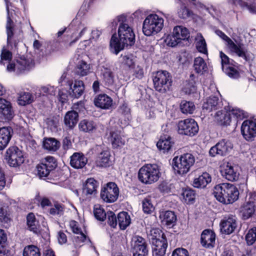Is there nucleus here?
<instances>
[{"instance_id": "obj_1", "label": "nucleus", "mask_w": 256, "mask_h": 256, "mask_svg": "<svg viewBox=\"0 0 256 256\" xmlns=\"http://www.w3.org/2000/svg\"><path fill=\"white\" fill-rule=\"evenodd\" d=\"M117 18L120 22L118 31L119 40L118 39L116 34H114L110 41L112 52L116 54H118L125 46H131L135 42L134 33L132 28L126 22V16H120Z\"/></svg>"}, {"instance_id": "obj_2", "label": "nucleus", "mask_w": 256, "mask_h": 256, "mask_svg": "<svg viewBox=\"0 0 256 256\" xmlns=\"http://www.w3.org/2000/svg\"><path fill=\"white\" fill-rule=\"evenodd\" d=\"M213 194L218 201L227 204H232L238 199L239 191L233 184L226 182L216 185Z\"/></svg>"}, {"instance_id": "obj_3", "label": "nucleus", "mask_w": 256, "mask_h": 256, "mask_svg": "<svg viewBox=\"0 0 256 256\" xmlns=\"http://www.w3.org/2000/svg\"><path fill=\"white\" fill-rule=\"evenodd\" d=\"M216 34L226 42V45L230 51L238 57L243 58L246 62H250L253 58L252 54L248 52L243 44H236L229 37L220 30H216Z\"/></svg>"}, {"instance_id": "obj_4", "label": "nucleus", "mask_w": 256, "mask_h": 256, "mask_svg": "<svg viewBox=\"0 0 256 256\" xmlns=\"http://www.w3.org/2000/svg\"><path fill=\"white\" fill-rule=\"evenodd\" d=\"M164 19L156 14L148 15L144 20L142 32L144 35H154L162 30L164 26Z\"/></svg>"}, {"instance_id": "obj_5", "label": "nucleus", "mask_w": 256, "mask_h": 256, "mask_svg": "<svg viewBox=\"0 0 256 256\" xmlns=\"http://www.w3.org/2000/svg\"><path fill=\"white\" fill-rule=\"evenodd\" d=\"M195 160L194 156L190 153L184 154L180 157L175 156L172 160L173 168L177 174H184L190 170Z\"/></svg>"}, {"instance_id": "obj_6", "label": "nucleus", "mask_w": 256, "mask_h": 256, "mask_svg": "<svg viewBox=\"0 0 256 256\" xmlns=\"http://www.w3.org/2000/svg\"><path fill=\"white\" fill-rule=\"evenodd\" d=\"M160 176V170L156 164H145L139 170L138 173V180L145 184L156 182Z\"/></svg>"}, {"instance_id": "obj_7", "label": "nucleus", "mask_w": 256, "mask_h": 256, "mask_svg": "<svg viewBox=\"0 0 256 256\" xmlns=\"http://www.w3.org/2000/svg\"><path fill=\"white\" fill-rule=\"evenodd\" d=\"M153 82L156 90L164 93L170 89L172 84V77L167 71H158L153 78Z\"/></svg>"}, {"instance_id": "obj_8", "label": "nucleus", "mask_w": 256, "mask_h": 256, "mask_svg": "<svg viewBox=\"0 0 256 256\" xmlns=\"http://www.w3.org/2000/svg\"><path fill=\"white\" fill-rule=\"evenodd\" d=\"M34 66V62L31 58L22 57L16 60V63H10L7 66V70L9 72H15L18 74L29 70Z\"/></svg>"}, {"instance_id": "obj_9", "label": "nucleus", "mask_w": 256, "mask_h": 256, "mask_svg": "<svg viewBox=\"0 0 256 256\" xmlns=\"http://www.w3.org/2000/svg\"><path fill=\"white\" fill-rule=\"evenodd\" d=\"M178 131L180 134L192 136L198 132V126L194 119L186 118L178 122Z\"/></svg>"}, {"instance_id": "obj_10", "label": "nucleus", "mask_w": 256, "mask_h": 256, "mask_svg": "<svg viewBox=\"0 0 256 256\" xmlns=\"http://www.w3.org/2000/svg\"><path fill=\"white\" fill-rule=\"evenodd\" d=\"M119 195V189L117 185L112 182L107 184L100 192L101 198L106 202H114L118 199Z\"/></svg>"}, {"instance_id": "obj_11", "label": "nucleus", "mask_w": 256, "mask_h": 256, "mask_svg": "<svg viewBox=\"0 0 256 256\" xmlns=\"http://www.w3.org/2000/svg\"><path fill=\"white\" fill-rule=\"evenodd\" d=\"M233 144L226 138L222 139L210 150V154L212 156L216 155L224 156L228 154L232 150Z\"/></svg>"}, {"instance_id": "obj_12", "label": "nucleus", "mask_w": 256, "mask_h": 256, "mask_svg": "<svg viewBox=\"0 0 256 256\" xmlns=\"http://www.w3.org/2000/svg\"><path fill=\"white\" fill-rule=\"evenodd\" d=\"M6 158L10 166L16 167L24 162L22 152L16 146H12L7 150Z\"/></svg>"}, {"instance_id": "obj_13", "label": "nucleus", "mask_w": 256, "mask_h": 256, "mask_svg": "<svg viewBox=\"0 0 256 256\" xmlns=\"http://www.w3.org/2000/svg\"><path fill=\"white\" fill-rule=\"evenodd\" d=\"M222 232L226 234H232L238 226V219L234 215H228L224 218L220 224Z\"/></svg>"}, {"instance_id": "obj_14", "label": "nucleus", "mask_w": 256, "mask_h": 256, "mask_svg": "<svg viewBox=\"0 0 256 256\" xmlns=\"http://www.w3.org/2000/svg\"><path fill=\"white\" fill-rule=\"evenodd\" d=\"M241 132L246 140H253L256 136V122L249 120L244 121L241 126Z\"/></svg>"}, {"instance_id": "obj_15", "label": "nucleus", "mask_w": 256, "mask_h": 256, "mask_svg": "<svg viewBox=\"0 0 256 256\" xmlns=\"http://www.w3.org/2000/svg\"><path fill=\"white\" fill-rule=\"evenodd\" d=\"M220 173L223 178L229 181L235 182L238 179L239 173L238 168L231 164H224L221 166Z\"/></svg>"}, {"instance_id": "obj_16", "label": "nucleus", "mask_w": 256, "mask_h": 256, "mask_svg": "<svg viewBox=\"0 0 256 256\" xmlns=\"http://www.w3.org/2000/svg\"><path fill=\"white\" fill-rule=\"evenodd\" d=\"M98 186V183L94 178H88L83 184L82 194L88 198L95 196Z\"/></svg>"}, {"instance_id": "obj_17", "label": "nucleus", "mask_w": 256, "mask_h": 256, "mask_svg": "<svg viewBox=\"0 0 256 256\" xmlns=\"http://www.w3.org/2000/svg\"><path fill=\"white\" fill-rule=\"evenodd\" d=\"M14 116V111L11 104L5 99L0 98V118L2 120H10Z\"/></svg>"}, {"instance_id": "obj_18", "label": "nucleus", "mask_w": 256, "mask_h": 256, "mask_svg": "<svg viewBox=\"0 0 256 256\" xmlns=\"http://www.w3.org/2000/svg\"><path fill=\"white\" fill-rule=\"evenodd\" d=\"M68 85L70 86L69 94L75 98H78L84 93V82L82 80H75L73 84L68 82Z\"/></svg>"}, {"instance_id": "obj_19", "label": "nucleus", "mask_w": 256, "mask_h": 256, "mask_svg": "<svg viewBox=\"0 0 256 256\" xmlns=\"http://www.w3.org/2000/svg\"><path fill=\"white\" fill-rule=\"evenodd\" d=\"M202 245L206 248H212L215 244L216 234L212 230H205L201 234Z\"/></svg>"}, {"instance_id": "obj_20", "label": "nucleus", "mask_w": 256, "mask_h": 256, "mask_svg": "<svg viewBox=\"0 0 256 256\" xmlns=\"http://www.w3.org/2000/svg\"><path fill=\"white\" fill-rule=\"evenodd\" d=\"M13 133L10 127L0 128V150H4L8 145Z\"/></svg>"}, {"instance_id": "obj_21", "label": "nucleus", "mask_w": 256, "mask_h": 256, "mask_svg": "<svg viewBox=\"0 0 256 256\" xmlns=\"http://www.w3.org/2000/svg\"><path fill=\"white\" fill-rule=\"evenodd\" d=\"M70 158V166L77 169L82 168L88 162L87 158L82 152H74Z\"/></svg>"}, {"instance_id": "obj_22", "label": "nucleus", "mask_w": 256, "mask_h": 256, "mask_svg": "<svg viewBox=\"0 0 256 256\" xmlns=\"http://www.w3.org/2000/svg\"><path fill=\"white\" fill-rule=\"evenodd\" d=\"M78 120V114L74 110L68 112L64 119L65 126L68 130H72L76 125Z\"/></svg>"}, {"instance_id": "obj_23", "label": "nucleus", "mask_w": 256, "mask_h": 256, "mask_svg": "<svg viewBox=\"0 0 256 256\" xmlns=\"http://www.w3.org/2000/svg\"><path fill=\"white\" fill-rule=\"evenodd\" d=\"M110 153L108 150H104L98 154L96 160V165L97 167L106 168L109 166L111 164Z\"/></svg>"}, {"instance_id": "obj_24", "label": "nucleus", "mask_w": 256, "mask_h": 256, "mask_svg": "<svg viewBox=\"0 0 256 256\" xmlns=\"http://www.w3.org/2000/svg\"><path fill=\"white\" fill-rule=\"evenodd\" d=\"M167 247L166 238H162L161 240L153 242L152 244L153 256H164Z\"/></svg>"}, {"instance_id": "obj_25", "label": "nucleus", "mask_w": 256, "mask_h": 256, "mask_svg": "<svg viewBox=\"0 0 256 256\" xmlns=\"http://www.w3.org/2000/svg\"><path fill=\"white\" fill-rule=\"evenodd\" d=\"M112 98L106 94H99L95 98L94 103L96 106L102 109H109L112 104Z\"/></svg>"}, {"instance_id": "obj_26", "label": "nucleus", "mask_w": 256, "mask_h": 256, "mask_svg": "<svg viewBox=\"0 0 256 256\" xmlns=\"http://www.w3.org/2000/svg\"><path fill=\"white\" fill-rule=\"evenodd\" d=\"M102 82L106 86H112L114 84V76L112 70L108 68L102 66L100 70Z\"/></svg>"}, {"instance_id": "obj_27", "label": "nucleus", "mask_w": 256, "mask_h": 256, "mask_svg": "<svg viewBox=\"0 0 256 256\" xmlns=\"http://www.w3.org/2000/svg\"><path fill=\"white\" fill-rule=\"evenodd\" d=\"M220 106V102L218 97L211 96L206 100L202 106V110L204 112L208 113L214 110H216Z\"/></svg>"}, {"instance_id": "obj_28", "label": "nucleus", "mask_w": 256, "mask_h": 256, "mask_svg": "<svg viewBox=\"0 0 256 256\" xmlns=\"http://www.w3.org/2000/svg\"><path fill=\"white\" fill-rule=\"evenodd\" d=\"M210 175L206 172H203L202 175L196 178L193 181V186L197 188H204L211 182Z\"/></svg>"}, {"instance_id": "obj_29", "label": "nucleus", "mask_w": 256, "mask_h": 256, "mask_svg": "<svg viewBox=\"0 0 256 256\" xmlns=\"http://www.w3.org/2000/svg\"><path fill=\"white\" fill-rule=\"evenodd\" d=\"M173 144L172 138L169 136H162L156 144L158 148L164 153L168 152Z\"/></svg>"}, {"instance_id": "obj_30", "label": "nucleus", "mask_w": 256, "mask_h": 256, "mask_svg": "<svg viewBox=\"0 0 256 256\" xmlns=\"http://www.w3.org/2000/svg\"><path fill=\"white\" fill-rule=\"evenodd\" d=\"M110 140L114 148L122 146L124 144L125 140L121 136V132L116 130H112L110 132Z\"/></svg>"}, {"instance_id": "obj_31", "label": "nucleus", "mask_w": 256, "mask_h": 256, "mask_svg": "<svg viewBox=\"0 0 256 256\" xmlns=\"http://www.w3.org/2000/svg\"><path fill=\"white\" fill-rule=\"evenodd\" d=\"M172 32L176 37L178 38L180 42L182 40H188L190 37L188 30L186 28L181 26H174Z\"/></svg>"}, {"instance_id": "obj_32", "label": "nucleus", "mask_w": 256, "mask_h": 256, "mask_svg": "<svg viewBox=\"0 0 256 256\" xmlns=\"http://www.w3.org/2000/svg\"><path fill=\"white\" fill-rule=\"evenodd\" d=\"M132 246L133 251L148 250L147 248V244L145 239L143 238L136 236L132 238Z\"/></svg>"}, {"instance_id": "obj_33", "label": "nucleus", "mask_w": 256, "mask_h": 256, "mask_svg": "<svg viewBox=\"0 0 256 256\" xmlns=\"http://www.w3.org/2000/svg\"><path fill=\"white\" fill-rule=\"evenodd\" d=\"M162 221L168 226L173 225L176 220V216L174 213L170 210L162 212L160 216Z\"/></svg>"}, {"instance_id": "obj_34", "label": "nucleus", "mask_w": 256, "mask_h": 256, "mask_svg": "<svg viewBox=\"0 0 256 256\" xmlns=\"http://www.w3.org/2000/svg\"><path fill=\"white\" fill-rule=\"evenodd\" d=\"M194 78L195 76L194 74H192L190 76V79L186 80L184 83L182 91L186 94H190L196 92V81Z\"/></svg>"}, {"instance_id": "obj_35", "label": "nucleus", "mask_w": 256, "mask_h": 256, "mask_svg": "<svg viewBox=\"0 0 256 256\" xmlns=\"http://www.w3.org/2000/svg\"><path fill=\"white\" fill-rule=\"evenodd\" d=\"M118 221L120 228L124 230L130 224L131 220L128 212H122L118 215Z\"/></svg>"}, {"instance_id": "obj_36", "label": "nucleus", "mask_w": 256, "mask_h": 256, "mask_svg": "<svg viewBox=\"0 0 256 256\" xmlns=\"http://www.w3.org/2000/svg\"><path fill=\"white\" fill-rule=\"evenodd\" d=\"M255 211L254 202H248L244 204L241 208L240 212L244 220L250 218Z\"/></svg>"}, {"instance_id": "obj_37", "label": "nucleus", "mask_w": 256, "mask_h": 256, "mask_svg": "<svg viewBox=\"0 0 256 256\" xmlns=\"http://www.w3.org/2000/svg\"><path fill=\"white\" fill-rule=\"evenodd\" d=\"M90 66L84 61H80L75 68V73L80 76H84L90 73Z\"/></svg>"}, {"instance_id": "obj_38", "label": "nucleus", "mask_w": 256, "mask_h": 256, "mask_svg": "<svg viewBox=\"0 0 256 256\" xmlns=\"http://www.w3.org/2000/svg\"><path fill=\"white\" fill-rule=\"evenodd\" d=\"M60 145V142L54 138H46L43 142L44 148L50 152L56 151Z\"/></svg>"}, {"instance_id": "obj_39", "label": "nucleus", "mask_w": 256, "mask_h": 256, "mask_svg": "<svg viewBox=\"0 0 256 256\" xmlns=\"http://www.w3.org/2000/svg\"><path fill=\"white\" fill-rule=\"evenodd\" d=\"M194 68L196 72L200 74H202L208 69L206 62L201 57H198L194 59Z\"/></svg>"}, {"instance_id": "obj_40", "label": "nucleus", "mask_w": 256, "mask_h": 256, "mask_svg": "<svg viewBox=\"0 0 256 256\" xmlns=\"http://www.w3.org/2000/svg\"><path fill=\"white\" fill-rule=\"evenodd\" d=\"M78 127L80 131L84 132H90L96 130V124L92 120H84L80 122Z\"/></svg>"}, {"instance_id": "obj_41", "label": "nucleus", "mask_w": 256, "mask_h": 256, "mask_svg": "<svg viewBox=\"0 0 256 256\" xmlns=\"http://www.w3.org/2000/svg\"><path fill=\"white\" fill-rule=\"evenodd\" d=\"M215 118L216 120L221 125H229L231 122L230 113L226 112H222V111H218L215 115Z\"/></svg>"}, {"instance_id": "obj_42", "label": "nucleus", "mask_w": 256, "mask_h": 256, "mask_svg": "<svg viewBox=\"0 0 256 256\" xmlns=\"http://www.w3.org/2000/svg\"><path fill=\"white\" fill-rule=\"evenodd\" d=\"M228 2L236 6H239L244 10H247L251 14H256V6L248 4L242 0H228Z\"/></svg>"}, {"instance_id": "obj_43", "label": "nucleus", "mask_w": 256, "mask_h": 256, "mask_svg": "<svg viewBox=\"0 0 256 256\" xmlns=\"http://www.w3.org/2000/svg\"><path fill=\"white\" fill-rule=\"evenodd\" d=\"M26 223L28 228L34 233L38 232V222L36 220L34 214H29L26 217Z\"/></svg>"}, {"instance_id": "obj_44", "label": "nucleus", "mask_w": 256, "mask_h": 256, "mask_svg": "<svg viewBox=\"0 0 256 256\" xmlns=\"http://www.w3.org/2000/svg\"><path fill=\"white\" fill-rule=\"evenodd\" d=\"M196 47L198 50L202 53H207V48L206 40L201 34H198L195 38Z\"/></svg>"}, {"instance_id": "obj_45", "label": "nucleus", "mask_w": 256, "mask_h": 256, "mask_svg": "<svg viewBox=\"0 0 256 256\" xmlns=\"http://www.w3.org/2000/svg\"><path fill=\"white\" fill-rule=\"evenodd\" d=\"M180 109L183 114H192L196 109V106L192 102L182 100L180 104Z\"/></svg>"}, {"instance_id": "obj_46", "label": "nucleus", "mask_w": 256, "mask_h": 256, "mask_svg": "<svg viewBox=\"0 0 256 256\" xmlns=\"http://www.w3.org/2000/svg\"><path fill=\"white\" fill-rule=\"evenodd\" d=\"M149 239L153 244L155 241L161 240L162 238H166V236L158 228H152L150 230L149 234Z\"/></svg>"}, {"instance_id": "obj_47", "label": "nucleus", "mask_w": 256, "mask_h": 256, "mask_svg": "<svg viewBox=\"0 0 256 256\" xmlns=\"http://www.w3.org/2000/svg\"><path fill=\"white\" fill-rule=\"evenodd\" d=\"M182 195L184 202L186 204H191L194 201L195 192L191 188H187L183 190Z\"/></svg>"}, {"instance_id": "obj_48", "label": "nucleus", "mask_w": 256, "mask_h": 256, "mask_svg": "<svg viewBox=\"0 0 256 256\" xmlns=\"http://www.w3.org/2000/svg\"><path fill=\"white\" fill-rule=\"evenodd\" d=\"M39 248L34 245L26 246L23 250V256H40Z\"/></svg>"}, {"instance_id": "obj_49", "label": "nucleus", "mask_w": 256, "mask_h": 256, "mask_svg": "<svg viewBox=\"0 0 256 256\" xmlns=\"http://www.w3.org/2000/svg\"><path fill=\"white\" fill-rule=\"evenodd\" d=\"M18 104L21 106H25L26 104H30L33 101V96L28 92H22L18 97Z\"/></svg>"}, {"instance_id": "obj_50", "label": "nucleus", "mask_w": 256, "mask_h": 256, "mask_svg": "<svg viewBox=\"0 0 256 256\" xmlns=\"http://www.w3.org/2000/svg\"><path fill=\"white\" fill-rule=\"evenodd\" d=\"M121 62L124 66L130 68H134V58L132 54L121 55Z\"/></svg>"}, {"instance_id": "obj_51", "label": "nucleus", "mask_w": 256, "mask_h": 256, "mask_svg": "<svg viewBox=\"0 0 256 256\" xmlns=\"http://www.w3.org/2000/svg\"><path fill=\"white\" fill-rule=\"evenodd\" d=\"M94 214L95 218L98 220L104 221L106 218V213L100 205L97 204L94 206Z\"/></svg>"}, {"instance_id": "obj_52", "label": "nucleus", "mask_w": 256, "mask_h": 256, "mask_svg": "<svg viewBox=\"0 0 256 256\" xmlns=\"http://www.w3.org/2000/svg\"><path fill=\"white\" fill-rule=\"evenodd\" d=\"M220 56L221 58L222 70H224L226 66H236L237 64L234 60L230 59V58L222 52H220Z\"/></svg>"}, {"instance_id": "obj_53", "label": "nucleus", "mask_w": 256, "mask_h": 256, "mask_svg": "<svg viewBox=\"0 0 256 256\" xmlns=\"http://www.w3.org/2000/svg\"><path fill=\"white\" fill-rule=\"evenodd\" d=\"M246 240L248 245L251 246L256 242V227L250 229L246 236Z\"/></svg>"}, {"instance_id": "obj_54", "label": "nucleus", "mask_w": 256, "mask_h": 256, "mask_svg": "<svg viewBox=\"0 0 256 256\" xmlns=\"http://www.w3.org/2000/svg\"><path fill=\"white\" fill-rule=\"evenodd\" d=\"M42 164L46 166L51 171L54 170L56 166V160L52 156H48L42 160Z\"/></svg>"}, {"instance_id": "obj_55", "label": "nucleus", "mask_w": 256, "mask_h": 256, "mask_svg": "<svg viewBox=\"0 0 256 256\" xmlns=\"http://www.w3.org/2000/svg\"><path fill=\"white\" fill-rule=\"evenodd\" d=\"M166 44L169 46L174 47L180 43L178 37H176L172 32V34H168L164 40Z\"/></svg>"}, {"instance_id": "obj_56", "label": "nucleus", "mask_w": 256, "mask_h": 256, "mask_svg": "<svg viewBox=\"0 0 256 256\" xmlns=\"http://www.w3.org/2000/svg\"><path fill=\"white\" fill-rule=\"evenodd\" d=\"M142 208L144 213L150 214L154 210V207L150 198H146L142 200Z\"/></svg>"}, {"instance_id": "obj_57", "label": "nucleus", "mask_w": 256, "mask_h": 256, "mask_svg": "<svg viewBox=\"0 0 256 256\" xmlns=\"http://www.w3.org/2000/svg\"><path fill=\"white\" fill-rule=\"evenodd\" d=\"M64 208L62 204H55L53 207L51 208L49 212L50 214L53 216H62L64 214Z\"/></svg>"}, {"instance_id": "obj_58", "label": "nucleus", "mask_w": 256, "mask_h": 256, "mask_svg": "<svg viewBox=\"0 0 256 256\" xmlns=\"http://www.w3.org/2000/svg\"><path fill=\"white\" fill-rule=\"evenodd\" d=\"M38 174L40 178H46L48 176L51 170H49L43 164H40L37 166Z\"/></svg>"}, {"instance_id": "obj_59", "label": "nucleus", "mask_w": 256, "mask_h": 256, "mask_svg": "<svg viewBox=\"0 0 256 256\" xmlns=\"http://www.w3.org/2000/svg\"><path fill=\"white\" fill-rule=\"evenodd\" d=\"M223 71L231 78H237L240 76L239 72L236 69L232 67L231 66H226Z\"/></svg>"}, {"instance_id": "obj_60", "label": "nucleus", "mask_w": 256, "mask_h": 256, "mask_svg": "<svg viewBox=\"0 0 256 256\" xmlns=\"http://www.w3.org/2000/svg\"><path fill=\"white\" fill-rule=\"evenodd\" d=\"M230 114L234 117L240 120H242L248 116L246 112L238 108H232Z\"/></svg>"}, {"instance_id": "obj_61", "label": "nucleus", "mask_w": 256, "mask_h": 256, "mask_svg": "<svg viewBox=\"0 0 256 256\" xmlns=\"http://www.w3.org/2000/svg\"><path fill=\"white\" fill-rule=\"evenodd\" d=\"M108 222L110 226L112 228H116L118 223V216L116 217L115 214L112 212H108Z\"/></svg>"}, {"instance_id": "obj_62", "label": "nucleus", "mask_w": 256, "mask_h": 256, "mask_svg": "<svg viewBox=\"0 0 256 256\" xmlns=\"http://www.w3.org/2000/svg\"><path fill=\"white\" fill-rule=\"evenodd\" d=\"M56 88L50 86H44L40 88V92L43 94L54 96L56 94Z\"/></svg>"}, {"instance_id": "obj_63", "label": "nucleus", "mask_w": 256, "mask_h": 256, "mask_svg": "<svg viewBox=\"0 0 256 256\" xmlns=\"http://www.w3.org/2000/svg\"><path fill=\"white\" fill-rule=\"evenodd\" d=\"M172 256H190L188 251L184 248H177L172 252Z\"/></svg>"}, {"instance_id": "obj_64", "label": "nucleus", "mask_w": 256, "mask_h": 256, "mask_svg": "<svg viewBox=\"0 0 256 256\" xmlns=\"http://www.w3.org/2000/svg\"><path fill=\"white\" fill-rule=\"evenodd\" d=\"M178 14L180 18L185 19L189 17L190 12L185 6H182L178 11Z\"/></svg>"}]
</instances>
